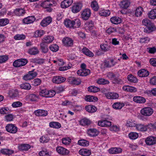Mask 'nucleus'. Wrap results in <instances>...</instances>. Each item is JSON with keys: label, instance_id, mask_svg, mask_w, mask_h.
<instances>
[{"label": "nucleus", "instance_id": "nucleus-42", "mask_svg": "<svg viewBox=\"0 0 156 156\" xmlns=\"http://www.w3.org/2000/svg\"><path fill=\"white\" fill-rule=\"evenodd\" d=\"M80 122V124L83 126L88 125L90 124V121L86 118H84L81 119Z\"/></svg>", "mask_w": 156, "mask_h": 156}, {"label": "nucleus", "instance_id": "nucleus-40", "mask_svg": "<svg viewBox=\"0 0 156 156\" xmlns=\"http://www.w3.org/2000/svg\"><path fill=\"white\" fill-rule=\"evenodd\" d=\"M91 6L95 11H98L99 7L98 3L95 0H94L91 2Z\"/></svg>", "mask_w": 156, "mask_h": 156}, {"label": "nucleus", "instance_id": "nucleus-62", "mask_svg": "<svg viewBox=\"0 0 156 156\" xmlns=\"http://www.w3.org/2000/svg\"><path fill=\"white\" fill-rule=\"evenodd\" d=\"M149 38L146 37L140 38L139 41L140 43H147L150 41Z\"/></svg>", "mask_w": 156, "mask_h": 156}, {"label": "nucleus", "instance_id": "nucleus-47", "mask_svg": "<svg viewBox=\"0 0 156 156\" xmlns=\"http://www.w3.org/2000/svg\"><path fill=\"white\" fill-rule=\"evenodd\" d=\"M49 126L51 127L58 129L61 127V125L58 122H52L49 123Z\"/></svg>", "mask_w": 156, "mask_h": 156}, {"label": "nucleus", "instance_id": "nucleus-46", "mask_svg": "<svg viewBox=\"0 0 156 156\" xmlns=\"http://www.w3.org/2000/svg\"><path fill=\"white\" fill-rule=\"evenodd\" d=\"M87 90L89 91L94 93L100 90L98 87L93 86L88 87Z\"/></svg>", "mask_w": 156, "mask_h": 156}, {"label": "nucleus", "instance_id": "nucleus-51", "mask_svg": "<svg viewBox=\"0 0 156 156\" xmlns=\"http://www.w3.org/2000/svg\"><path fill=\"white\" fill-rule=\"evenodd\" d=\"M127 78L128 80L131 82L135 83L138 81L137 78L132 74L128 75Z\"/></svg>", "mask_w": 156, "mask_h": 156}, {"label": "nucleus", "instance_id": "nucleus-33", "mask_svg": "<svg viewBox=\"0 0 156 156\" xmlns=\"http://www.w3.org/2000/svg\"><path fill=\"white\" fill-rule=\"evenodd\" d=\"M40 45L42 53H46L48 52V49L47 44L41 42L40 44Z\"/></svg>", "mask_w": 156, "mask_h": 156}, {"label": "nucleus", "instance_id": "nucleus-11", "mask_svg": "<svg viewBox=\"0 0 156 156\" xmlns=\"http://www.w3.org/2000/svg\"><path fill=\"white\" fill-rule=\"evenodd\" d=\"M147 145H151L156 144V137L151 136L146 138L145 140Z\"/></svg>", "mask_w": 156, "mask_h": 156}, {"label": "nucleus", "instance_id": "nucleus-39", "mask_svg": "<svg viewBox=\"0 0 156 156\" xmlns=\"http://www.w3.org/2000/svg\"><path fill=\"white\" fill-rule=\"evenodd\" d=\"M130 5V2L127 0L122 1L120 3V5L121 8L125 9H127Z\"/></svg>", "mask_w": 156, "mask_h": 156}, {"label": "nucleus", "instance_id": "nucleus-5", "mask_svg": "<svg viewBox=\"0 0 156 156\" xmlns=\"http://www.w3.org/2000/svg\"><path fill=\"white\" fill-rule=\"evenodd\" d=\"M6 130L8 132L11 133H15L18 131V128L15 124H9L5 126Z\"/></svg>", "mask_w": 156, "mask_h": 156}, {"label": "nucleus", "instance_id": "nucleus-13", "mask_svg": "<svg viewBox=\"0 0 156 156\" xmlns=\"http://www.w3.org/2000/svg\"><path fill=\"white\" fill-rule=\"evenodd\" d=\"M56 150L59 154L62 155H67L69 154V151L67 149L61 146L57 147Z\"/></svg>", "mask_w": 156, "mask_h": 156}, {"label": "nucleus", "instance_id": "nucleus-18", "mask_svg": "<svg viewBox=\"0 0 156 156\" xmlns=\"http://www.w3.org/2000/svg\"><path fill=\"white\" fill-rule=\"evenodd\" d=\"M51 21L52 18L50 16H48L42 20L40 24L42 26L44 27L49 24Z\"/></svg>", "mask_w": 156, "mask_h": 156}, {"label": "nucleus", "instance_id": "nucleus-34", "mask_svg": "<svg viewBox=\"0 0 156 156\" xmlns=\"http://www.w3.org/2000/svg\"><path fill=\"white\" fill-rule=\"evenodd\" d=\"M149 18L151 19H156V9H154L150 11L148 13Z\"/></svg>", "mask_w": 156, "mask_h": 156}, {"label": "nucleus", "instance_id": "nucleus-60", "mask_svg": "<svg viewBox=\"0 0 156 156\" xmlns=\"http://www.w3.org/2000/svg\"><path fill=\"white\" fill-rule=\"evenodd\" d=\"M97 83L100 84H105L109 83V82L104 79H100L98 80Z\"/></svg>", "mask_w": 156, "mask_h": 156}, {"label": "nucleus", "instance_id": "nucleus-58", "mask_svg": "<svg viewBox=\"0 0 156 156\" xmlns=\"http://www.w3.org/2000/svg\"><path fill=\"white\" fill-rule=\"evenodd\" d=\"M28 97L30 100L32 101H36L37 98V96L36 95L33 94H29Z\"/></svg>", "mask_w": 156, "mask_h": 156}, {"label": "nucleus", "instance_id": "nucleus-64", "mask_svg": "<svg viewBox=\"0 0 156 156\" xmlns=\"http://www.w3.org/2000/svg\"><path fill=\"white\" fill-rule=\"evenodd\" d=\"M48 94L47 98H51L53 97L56 94V92L54 90H48Z\"/></svg>", "mask_w": 156, "mask_h": 156}, {"label": "nucleus", "instance_id": "nucleus-27", "mask_svg": "<svg viewBox=\"0 0 156 156\" xmlns=\"http://www.w3.org/2000/svg\"><path fill=\"white\" fill-rule=\"evenodd\" d=\"M122 151V149L120 148L112 147L109 149V152L112 154H117L121 153Z\"/></svg>", "mask_w": 156, "mask_h": 156}, {"label": "nucleus", "instance_id": "nucleus-24", "mask_svg": "<svg viewBox=\"0 0 156 156\" xmlns=\"http://www.w3.org/2000/svg\"><path fill=\"white\" fill-rule=\"evenodd\" d=\"M73 2V0H65L61 2V6L63 8H67L71 5Z\"/></svg>", "mask_w": 156, "mask_h": 156}, {"label": "nucleus", "instance_id": "nucleus-16", "mask_svg": "<svg viewBox=\"0 0 156 156\" xmlns=\"http://www.w3.org/2000/svg\"><path fill=\"white\" fill-rule=\"evenodd\" d=\"M98 125L101 127H108L112 125V122L107 120H102L98 121Z\"/></svg>", "mask_w": 156, "mask_h": 156}, {"label": "nucleus", "instance_id": "nucleus-23", "mask_svg": "<svg viewBox=\"0 0 156 156\" xmlns=\"http://www.w3.org/2000/svg\"><path fill=\"white\" fill-rule=\"evenodd\" d=\"M51 152L49 151L45 148H43L42 151L38 153V154L40 156H51Z\"/></svg>", "mask_w": 156, "mask_h": 156}, {"label": "nucleus", "instance_id": "nucleus-53", "mask_svg": "<svg viewBox=\"0 0 156 156\" xmlns=\"http://www.w3.org/2000/svg\"><path fill=\"white\" fill-rule=\"evenodd\" d=\"M20 88L22 89L29 90L31 88L30 85L27 83H25L21 84L20 86Z\"/></svg>", "mask_w": 156, "mask_h": 156}, {"label": "nucleus", "instance_id": "nucleus-9", "mask_svg": "<svg viewBox=\"0 0 156 156\" xmlns=\"http://www.w3.org/2000/svg\"><path fill=\"white\" fill-rule=\"evenodd\" d=\"M37 75L36 72H34V70L29 71L28 73L24 75L23 79L25 80H28L34 79Z\"/></svg>", "mask_w": 156, "mask_h": 156}, {"label": "nucleus", "instance_id": "nucleus-38", "mask_svg": "<svg viewBox=\"0 0 156 156\" xmlns=\"http://www.w3.org/2000/svg\"><path fill=\"white\" fill-rule=\"evenodd\" d=\"M125 105L123 103L118 102L114 103L112 105L113 108L116 109H120Z\"/></svg>", "mask_w": 156, "mask_h": 156}, {"label": "nucleus", "instance_id": "nucleus-48", "mask_svg": "<svg viewBox=\"0 0 156 156\" xmlns=\"http://www.w3.org/2000/svg\"><path fill=\"white\" fill-rule=\"evenodd\" d=\"M52 5H53V4L50 3L49 0L44 1L41 4V6L45 8H48Z\"/></svg>", "mask_w": 156, "mask_h": 156}, {"label": "nucleus", "instance_id": "nucleus-55", "mask_svg": "<svg viewBox=\"0 0 156 156\" xmlns=\"http://www.w3.org/2000/svg\"><path fill=\"white\" fill-rule=\"evenodd\" d=\"M9 22V20L7 19H0V26H4Z\"/></svg>", "mask_w": 156, "mask_h": 156}, {"label": "nucleus", "instance_id": "nucleus-59", "mask_svg": "<svg viewBox=\"0 0 156 156\" xmlns=\"http://www.w3.org/2000/svg\"><path fill=\"white\" fill-rule=\"evenodd\" d=\"M48 90H47L46 89H42L41 90L39 94L42 97L47 98L48 94Z\"/></svg>", "mask_w": 156, "mask_h": 156}, {"label": "nucleus", "instance_id": "nucleus-50", "mask_svg": "<svg viewBox=\"0 0 156 156\" xmlns=\"http://www.w3.org/2000/svg\"><path fill=\"white\" fill-rule=\"evenodd\" d=\"M45 61V60L42 58H36L33 59V62L34 63L40 65L44 63Z\"/></svg>", "mask_w": 156, "mask_h": 156}, {"label": "nucleus", "instance_id": "nucleus-63", "mask_svg": "<svg viewBox=\"0 0 156 156\" xmlns=\"http://www.w3.org/2000/svg\"><path fill=\"white\" fill-rule=\"evenodd\" d=\"M44 33L43 30H37L35 33L34 36L36 37H41L44 35Z\"/></svg>", "mask_w": 156, "mask_h": 156}, {"label": "nucleus", "instance_id": "nucleus-6", "mask_svg": "<svg viewBox=\"0 0 156 156\" xmlns=\"http://www.w3.org/2000/svg\"><path fill=\"white\" fill-rule=\"evenodd\" d=\"M91 14V11L90 9H85L82 12L81 18L83 20H87L90 17Z\"/></svg>", "mask_w": 156, "mask_h": 156}, {"label": "nucleus", "instance_id": "nucleus-41", "mask_svg": "<svg viewBox=\"0 0 156 156\" xmlns=\"http://www.w3.org/2000/svg\"><path fill=\"white\" fill-rule=\"evenodd\" d=\"M64 24L66 27L73 28V20L66 19L64 21Z\"/></svg>", "mask_w": 156, "mask_h": 156}, {"label": "nucleus", "instance_id": "nucleus-2", "mask_svg": "<svg viewBox=\"0 0 156 156\" xmlns=\"http://www.w3.org/2000/svg\"><path fill=\"white\" fill-rule=\"evenodd\" d=\"M28 63L27 60L25 58H21L15 61L13 63V66L15 67H19L25 65Z\"/></svg>", "mask_w": 156, "mask_h": 156}, {"label": "nucleus", "instance_id": "nucleus-29", "mask_svg": "<svg viewBox=\"0 0 156 156\" xmlns=\"http://www.w3.org/2000/svg\"><path fill=\"white\" fill-rule=\"evenodd\" d=\"M0 151L2 154L9 156L11 155L14 152V151L12 150L6 148L2 149Z\"/></svg>", "mask_w": 156, "mask_h": 156}, {"label": "nucleus", "instance_id": "nucleus-22", "mask_svg": "<svg viewBox=\"0 0 156 156\" xmlns=\"http://www.w3.org/2000/svg\"><path fill=\"white\" fill-rule=\"evenodd\" d=\"M87 133L90 136H95L99 134V132L95 129H90L87 130Z\"/></svg>", "mask_w": 156, "mask_h": 156}, {"label": "nucleus", "instance_id": "nucleus-56", "mask_svg": "<svg viewBox=\"0 0 156 156\" xmlns=\"http://www.w3.org/2000/svg\"><path fill=\"white\" fill-rule=\"evenodd\" d=\"M71 142V139L68 137L62 139V143L66 145L69 144Z\"/></svg>", "mask_w": 156, "mask_h": 156}, {"label": "nucleus", "instance_id": "nucleus-14", "mask_svg": "<svg viewBox=\"0 0 156 156\" xmlns=\"http://www.w3.org/2000/svg\"><path fill=\"white\" fill-rule=\"evenodd\" d=\"M62 42L64 45L66 47H71L73 44V40L71 38L68 37L63 38Z\"/></svg>", "mask_w": 156, "mask_h": 156}, {"label": "nucleus", "instance_id": "nucleus-28", "mask_svg": "<svg viewBox=\"0 0 156 156\" xmlns=\"http://www.w3.org/2000/svg\"><path fill=\"white\" fill-rule=\"evenodd\" d=\"M25 13V10L21 8L16 9L14 11V14L18 16H23Z\"/></svg>", "mask_w": 156, "mask_h": 156}, {"label": "nucleus", "instance_id": "nucleus-52", "mask_svg": "<svg viewBox=\"0 0 156 156\" xmlns=\"http://www.w3.org/2000/svg\"><path fill=\"white\" fill-rule=\"evenodd\" d=\"M101 50L105 52L109 51L110 47L108 46V45L104 44H101L100 46Z\"/></svg>", "mask_w": 156, "mask_h": 156}, {"label": "nucleus", "instance_id": "nucleus-19", "mask_svg": "<svg viewBox=\"0 0 156 156\" xmlns=\"http://www.w3.org/2000/svg\"><path fill=\"white\" fill-rule=\"evenodd\" d=\"M34 114L38 116H45L48 115V112L43 110L38 109L34 112Z\"/></svg>", "mask_w": 156, "mask_h": 156}, {"label": "nucleus", "instance_id": "nucleus-32", "mask_svg": "<svg viewBox=\"0 0 156 156\" xmlns=\"http://www.w3.org/2000/svg\"><path fill=\"white\" fill-rule=\"evenodd\" d=\"M85 109L89 112L94 113L97 111V108L94 106L88 105L85 107Z\"/></svg>", "mask_w": 156, "mask_h": 156}, {"label": "nucleus", "instance_id": "nucleus-44", "mask_svg": "<svg viewBox=\"0 0 156 156\" xmlns=\"http://www.w3.org/2000/svg\"><path fill=\"white\" fill-rule=\"evenodd\" d=\"M143 9L141 7H138L136 9L135 15L137 17H139L141 16L143 12Z\"/></svg>", "mask_w": 156, "mask_h": 156}, {"label": "nucleus", "instance_id": "nucleus-30", "mask_svg": "<svg viewBox=\"0 0 156 156\" xmlns=\"http://www.w3.org/2000/svg\"><path fill=\"white\" fill-rule=\"evenodd\" d=\"M111 13L109 10L102 9L99 11L98 14L101 16H109Z\"/></svg>", "mask_w": 156, "mask_h": 156}, {"label": "nucleus", "instance_id": "nucleus-36", "mask_svg": "<svg viewBox=\"0 0 156 156\" xmlns=\"http://www.w3.org/2000/svg\"><path fill=\"white\" fill-rule=\"evenodd\" d=\"M121 21V18L118 17H113L110 19L111 22L115 24H117L120 23Z\"/></svg>", "mask_w": 156, "mask_h": 156}, {"label": "nucleus", "instance_id": "nucleus-7", "mask_svg": "<svg viewBox=\"0 0 156 156\" xmlns=\"http://www.w3.org/2000/svg\"><path fill=\"white\" fill-rule=\"evenodd\" d=\"M83 6L81 2L76 3L74 4L71 8V10L73 13H77L80 11Z\"/></svg>", "mask_w": 156, "mask_h": 156}, {"label": "nucleus", "instance_id": "nucleus-54", "mask_svg": "<svg viewBox=\"0 0 156 156\" xmlns=\"http://www.w3.org/2000/svg\"><path fill=\"white\" fill-rule=\"evenodd\" d=\"M129 137L131 139L135 140L138 137V134L136 132H132L129 134Z\"/></svg>", "mask_w": 156, "mask_h": 156}, {"label": "nucleus", "instance_id": "nucleus-17", "mask_svg": "<svg viewBox=\"0 0 156 156\" xmlns=\"http://www.w3.org/2000/svg\"><path fill=\"white\" fill-rule=\"evenodd\" d=\"M133 101L137 103L143 104L146 101V99L143 97L140 96H136L133 98Z\"/></svg>", "mask_w": 156, "mask_h": 156}, {"label": "nucleus", "instance_id": "nucleus-21", "mask_svg": "<svg viewBox=\"0 0 156 156\" xmlns=\"http://www.w3.org/2000/svg\"><path fill=\"white\" fill-rule=\"evenodd\" d=\"M137 74L140 77H146L149 75V72L146 69H142L138 71Z\"/></svg>", "mask_w": 156, "mask_h": 156}, {"label": "nucleus", "instance_id": "nucleus-25", "mask_svg": "<svg viewBox=\"0 0 156 156\" xmlns=\"http://www.w3.org/2000/svg\"><path fill=\"white\" fill-rule=\"evenodd\" d=\"M79 154L83 156H89L91 154L90 150L86 149H81L79 151Z\"/></svg>", "mask_w": 156, "mask_h": 156}, {"label": "nucleus", "instance_id": "nucleus-43", "mask_svg": "<svg viewBox=\"0 0 156 156\" xmlns=\"http://www.w3.org/2000/svg\"><path fill=\"white\" fill-rule=\"evenodd\" d=\"M81 24V21L80 19H76L73 20V28H79Z\"/></svg>", "mask_w": 156, "mask_h": 156}, {"label": "nucleus", "instance_id": "nucleus-12", "mask_svg": "<svg viewBox=\"0 0 156 156\" xmlns=\"http://www.w3.org/2000/svg\"><path fill=\"white\" fill-rule=\"evenodd\" d=\"M35 20L36 18L34 16H29L24 18L22 20V22L25 24H30L33 23Z\"/></svg>", "mask_w": 156, "mask_h": 156}, {"label": "nucleus", "instance_id": "nucleus-45", "mask_svg": "<svg viewBox=\"0 0 156 156\" xmlns=\"http://www.w3.org/2000/svg\"><path fill=\"white\" fill-rule=\"evenodd\" d=\"M85 99L86 101L89 102H93L98 100L97 98L90 95L86 96Z\"/></svg>", "mask_w": 156, "mask_h": 156}, {"label": "nucleus", "instance_id": "nucleus-4", "mask_svg": "<svg viewBox=\"0 0 156 156\" xmlns=\"http://www.w3.org/2000/svg\"><path fill=\"white\" fill-rule=\"evenodd\" d=\"M153 126L152 124H150L148 125H144L141 124H136L135 127L136 129L140 131H146L148 128L152 127Z\"/></svg>", "mask_w": 156, "mask_h": 156}, {"label": "nucleus", "instance_id": "nucleus-57", "mask_svg": "<svg viewBox=\"0 0 156 156\" xmlns=\"http://www.w3.org/2000/svg\"><path fill=\"white\" fill-rule=\"evenodd\" d=\"M25 35L23 34H17L14 36V38L16 40H21L25 39Z\"/></svg>", "mask_w": 156, "mask_h": 156}, {"label": "nucleus", "instance_id": "nucleus-10", "mask_svg": "<svg viewBox=\"0 0 156 156\" xmlns=\"http://www.w3.org/2000/svg\"><path fill=\"white\" fill-rule=\"evenodd\" d=\"M66 78L61 76H54L52 79V81L54 83L60 84L65 82Z\"/></svg>", "mask_w": 156, "mask_h": 156}, {"label": "nucleus", "instance_id": "nucleus-61", "mask_svg": "<svg viewBox=\"0 0 156 156\" xmlns=\"http://www.w3.org/2000/svg\"><path fill=\"white\" fill-rule=\"evenodd\" d=\"M49 48L51 50L55 52L58 51L59 49L58 46L56 44L51 45L49 46Z\"/></svg>", "mask_w": 156, "mask_h": 156}, {"label": "nucleus", "instance_id": "nucleus-15", "mask_svg": "<svg viewBox=\"0 0 156 156\" xmlns=\"http://www.w3.org/2000/svg\"><path fill=\"white\" fill-rule=\"evenodd\" d=\"M90 72L89 69H80L77 71V74L80 76H86L89 74Z\"/></svg>", "mask_w": 156, "mask_h": 156}, {"label": "nucleus", "instance_id": "nucleus-37", "mask_svg": "<svg viewBox=\"0 0 156 156\" xmlns=\"http://www.w3.org/2000/svg\"><path fill=\"white\" fill-rule=\"evenodd\" d=\"M28 52L30 55H35L38 54L39 51L36 47H34L29 49Z\"/></svg>", "mask_w": 156, "mask_h": 156}, {"label": "nucleus", "instance_id": "nucleus-26", "mask_svg": "<svg viewBox=\"0 0 156 156\" xmlns=\"http://www.w3.org/2000/svg\"><path fill=\"white\" fill-rule=\"evenodd\" d=\"M54 40V37L53 36H45L42 39V42L47 44L51 43Z\"/></svg>", "mask_w": 156, "mask_h": 156}, {"label": "nucleus", "instance_id": "nucleus-3", "mask_svg": "<svg viewBox=\"0 0 156 156\" xmlns=\"http://www.w3.org/2000/svg\"><path fill=\"white\" fill-rule=\"evenodd\" d=\"M154 112L153 109L150 107H146L142 108L140 113L143 115L149 116L151 115Z\"/></svg>", "mask_w": 156, "mask_h": 156}, {"label": "nucleus", "instance_id": "nucleus-1", "mask_svg": "<svg viewBox=\"0 0 156 156\" xmlns=\"http://www.w3.org/2000/svg\"><path fill=\"white\" fill-rule=\"evenodd\" d=\"M143 24L147 27L144 29V32L146 33H149L155 30V27L154 24L148 19H145L142 20Z\"/></svg>", "mask_w": 156, "mask_h": 156}, {"label": "nucleus", "instance_id": "nucleus-31", "mask_svg": "<svg viewBox=\"0 0 156 156\" xmlns=\"http://www.w3.org/2000/svg\"><path fill=\"white\" fill-rule=\"evenodd\" d=\"M30 147L31 146L29 144H20L18 146L19 149L22 151H27L30 149Z\"/></svg>", "mask_w": 156, "mask_h": 156}, {"label": "nucleus", "instance_id": "nucleus-20", "mask_svg": "<svg viewBox=\"0 0 156 156\" xmlns=\"http://www.w3.org/2000/svg\"><path fill=\"white\" fill-rule=\"evenodd\" d=\"M105 96L109 99H117L119 97L118 94L112 92H108L105 93Z\"/></svg>", "mask_w": 156, "mask_h": 156}, {"label": "nucleus", "instance_id": "nucleus-35", "mask_svg": "<svg viewBox=\"0 0 156 156\" xmlns=\"http://www.w3.org/2000/svg\"><path fill=\"white\" fill-rule=\"evenodd\" d=\"M82 51L86 55L90 57H93L94 56L93 53L89 49L85 47L83 48Z\"/></svg>", "mask_w": 156, "mask_h": 156}, {"label": "nucleus", "instance_id": "nucleus-8", "mask_svg": "<svg viewBox=\"0 0 156 156\" xmlns=\"http://www.w3.org/2000/svg\"><path fill=\"white\" fill-rule=\"evenodd\" d=\"M67 80L68 82L73 85H79L81 82V80L80 78L75 77H69Z\"/></svg>", "mask_w": 156, "mask_h": 156}, {"label": "nucleus", "instance_id": "nucleus-49", "mask_svg": "<svg viewBox=\"0 0 156 156\" xmlns=\"http://www.w3.org/2000/svg\"><path fill=\"white\" fill-rule=\"evenodd\" d=\"M78 144L80 146H87L89 145V142L85 140H80L78 141Z\"/></svg>", "mask_w": 156, "mask_h": 156}]
</instances>
